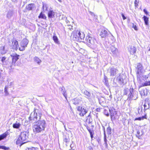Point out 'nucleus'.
I'll return each mask as SVG.
<instances>
[{"label":"nucleus","instance_id":"1","mask_svg":"<svg viewBox=\"0 0 150 150\" xmlns=\"http://www.w3.org/2000/svg\"><path fill=\"white\" fill-rule=\"evenodd\" d=\"M46 126L45 121L44 120H38L34 123L33 130L35 133H38L44 131Z\"/></svg>","mask_w":150,"mask_h":150},{"label":"nucleus","instance_id":"2","mask_svg":"<svg viewBox=\"0 0 150 150\" xmlns=\"http://www.w3.org/2000/svg\"><path fill=\"white\" fill-rule=\"evenodd\" d=\"M28 133V131L22 132L17 140L16 144L17 145L20 144V145L21 146L23 144L27 142L28 140V139L29 135Z\"/></svg>","mask_w":150,"mask_h":150},{"label":"nucleus","instance_id":"3","mask_svg":"<svg viewBox=\"0 0 150 150\" xmlns=\"http://www.w3.org/2000/svg\"><path fill=\"white\" fill-rule=\"evenodd\" d=\"M71 37L74 40L80 42L84 38L85 35L82 32H81L78 30H74L72 33Z\"/></svg>","mask_w":150,"mask_h":150},{"label":"nucleus","instance_id":"4","mask_svg":"<svg viewBox=\"0 0 150 150\" xmlns=\"http://www.w3.org/2000/svg\"><path fill=\"white\" fill-rule=\"evenodd\" d=\"M38 113V116L39 117L38 120H41V117L42 115V114L40 113H39L38 110L35 108L33 113L32 112L30 116L29 117L28 119L29 122H30V121L32 120L35 121L37 120Z\"/></svg>","mask_w":150,"mask_h":150},{"label":"nucleus","instance_id":"5","mask_svg":"<svg viewBox=\"0 0 150 150\" xmlns=\"http://www.w3.org/2000/svg\"><path fill=\"white\" fill-rule=\"evenodd\" d=\"M129 92L127 98L128 100L130 101L132 100H136L138 98V92L134 90L133 88H131L129 89Z\"/></svg>","mask_w":150,"mask_h":150},{"label":"nucleus","instance_id":"6","mask_svg":"<svg viewBox=\"0 0 150 150\" xmlns=\"http://www.w3.org/2000/svg\"><path fill=\"white\" fill-rule=\"evenodd\" d=\"M29 41L26 38L23 39L21 44V47H19V50L21 51H23L25 50V48L27 47Z\"/></svg>","mask_w":150,"mask_h":150},{"label":"nucleus","instance_id":"7","mask_svg":"<svg viewBox=\"0 0 150 150\" xmlns=\"http://www.w3.org/2000/svg\"><path fill=\"white\" fill-rule=\"evenodd\" d=\"M86 40L88 43V45L90 46L93 45L96 42V40L94 38L90 35H88L86 37Z\"/></svg>","mask_w":150,"mask_h":150},{"label":"nucleus","instance_id":"8","mask_svg":"<svg viewBox=\"0 0 150 150\" xmlns=\"http://www.w3.org/2000/svg\"><path fill=\"white\" fill-rule=\"evenodd\" d=\"M98 34L102 38H105L109 35V32L104 29H100L98 30Z\"/></svg>","mask_w":150,"mask_h":150},{"label":"nucleus","instance_id":"9","mask_svg":"<svg viewBox=\"0 0 150 150\" xmlns=\"http://www.w3.org/2000/svg\"><path fill=\"white\" fill-rule=\"evenodd\" d=\"M78 111L80 112L79 115L81 116H83L88 112V110L86 108L81 106H78L77 107Z\"/></svg>","mask_w":150,"mask_h":150},{"label":"nucleus","instance_id":"10","mask_svg":"<svg viewBox=\"0 0 150 150\" xmlns=\"http://www.w3.org/2000/svg\"><path fill=\"white\" fill-rule=\"evenodd\" d=\"M117 70L113 67H110L108 70V72L110 74V76H115L117 73Z\"/></svg>","mask_w":150,"mask_h":150},{"label":"nucleus","instance_id":"11","mask_svg":"<svg viewBox=\"0 0 150 150\" xmlns=\"http://www.w3.org/2000/svg\"><path fill=\"white\" fill-rule=\"evenodd\" d=\"M11 41L12 43L11 48L12 49L15 50L16 51L17 50L19 47L18 42L16 40H13Z\"/></svg>","mask_w":150,"mask_h":150},{"label":"nucleus","instance_id":"12","mask_svg":"<svg viewBox=\"0 0 150 150\" xmlns=\"http://www.w3.org/2000/svg\"><path fill=\"white\" fill-rule=\"evenodd\" d=\"M128 50L131 54H132L136 53L137 48L133 45H129L128 47Z\"/></svg>","mask_w":150,"mask_h":150},{"label":"nucleus","instance_id":"13","mask_svg":"<svg viewBox=\"0 0 150 150\" xmlns=\"http://www.w3.org/2000/svg\"><path fill=\"white\" fill-rule=\"evenodd\" d=\"M144 106V111L149 108L150 107V100H149V99H145Z\"/></svg>","mask_w":150,"mask_h":150},{"label":"nucleus","instance_id":"14","mask_svg":"<svg viewBox=\"0 0 150 150\" xmlns=\"http://www.w3.org/2000/svg\"><path fill=\"white\" fill-rule=\"evenodd\" d=\"M13 10L12 9L9 10L7 12L6 17L8 19H10L13 16Z\"/></svg>","mask_w":150,"mask_h":150},{"label":"nucleus","instance_id":"15","mask_svg":"<svg viewBox=\"0 0 150 150\" xmlns=\"http://www.w3.org/2000/svg\"><path fill=\"white\" fill-rule=\"evenodd\" d=\"M137 69V73L138 74H139L140 73L142 72L143 71V69L142 65L139 63L137 65V67L136 68Z\"/></svg>","mask_w":150,"mask_h":150},{"label":"nucleus","instance_id":"16","mask_svg":"<svg viewBox=\"0 0 150 150\" xmlns=\"http://www.w3.org/2000/svg\"><path fill=\"white\" fill-rule=\"evenodd\" d=\"M141 87H140V86L139 87V90L141 96H146L147 94V90L146 89H143L141 90Z\"/></svg>","mask_w":150,"mask_h":150},{"label":"nucleus","instance_id":"17","mask_svg":"<svg viewBox=\"0 0 150 150\" xmlns=\"http://www.w3.org/2000/svg\"><path fill=\"white\" fill-rule=\"evenodd\" d=\"M21 125V123L19 121H16L13 125V127L14 128L19 129Z\"/></svg>","mask_w":150,"mask_h":150},{"label":"nucleus","instance_id":"18","mask_svg":"<svg viewBox=\"0 0 150 150\" xmlns=\"http://www.w3.org/2000/svg\"><path fill=\"white\" fill-rule=\"evenodd\" d=\"M12 63L13 65L15 64L16 61L18 59V57L19 55L16 54L15 55L12 56Z\"/></svg>","mask_w":150,"mask_h":150},{"label":"nucleus","instance_id":"19","mask_svg":"<svg viewBox=\"0 0 150 150\" xmlns=\"http://www.w3.org/2000/svg\"><path fill=\"white\" fill-rule=\"evenodd\" d=\"M109 110L110 112L111 119H112V118H115V115L116 114V112L115 111V110H113L112 109H110Z\"/></svg>","mask_w":150,"mask_h":150},{"label":"nucleus","instance_id":"20","mask_svg":"<svg viewBox=\"0 0 150 150\" xmlns=\"http://www.w3.org/2000/svg\"><path fill=\"white\" fill-rule=\"evenodd\" d=\"M109 50L113 54H115L116 52V48L112 45H110L109 47Z\"/></svg>","mask_w":150,"mask_h":150},{"label":"nucleus","instance_id":"21","mask_svg":"<svg viewBox=\"0 0 150 150\" xmlns=\"http://www.w3.org/2000/svg\"><path fill=\"white\" fill-rule=\"evenodd\" d=\"M124 78L125 77V76L123 75L122 76H121L118 77L117 78L120 84H123L124 83L125 79Z\"/></svg>","mask_w":150,"mask_h":150},{"label":"nucleus","instance_id":"22","mask_svg":"<svg viewBox=\"0 0 150 150\" xmlns=\"http://www.w3.org/2000/svg\"><path fill=\"white\" fill-rule=\"evenodd\" d=\"M9 132H8V131H6V132H5L3 134L0 135V141L6 138L7 135H9Z\"/></svg>","mask_w":150,"mask_h":150},{"label":"nucleus","instance_id":"23","mask_svg":"<svg viewBox=\"0 0 150 150\" xmlns=\"http://www.w3.org/2000/svg\"><path fill=\"white\" fill-rule=\"evenodd\" d=\"M48 15L49 18H52L54 16V12L53 10H50L48 12Z\"/></svg>","mask_w":150,"mask_h":150},{"label":"nucleus","instance_id":"24","mask_svg":"<svg viewBox=\"0 0 150 150\" xmlns=\"http://www.w3.org/2000/svg\"><path fill=\"white\" fill-rule=\"evenodd\" d=\"M35 7L34 4H28L26 7V8L28 11L32 10Z\"/></svg>","mask_w":150,"mask_h":150},{"label":"nucleus","instance_id":"25","mask_svg":"<svg viewBox=\"0 0 150 150\" xmlns=\"http://www.w3.org/2000/svg\"><path fill=\"white\" fill-rule=\"evenodd\" d=\"M13 64L11 62H9V61H7L6 62V67L9 69H11L12 65Z\"/></svg>","mask_w":150,"mask_h":150},{"label":"nucleus","instance_id":"26","mask_svg":"<svg viewBox=\"0 0 150 150\" xmlns=\"http://www.w3.org/2000/svg\"><path fill=\"white\" fill-rule=\"evenodd\" d=\"M34 61L36 62L38 64H40L41 62V60L38 57H35L34 58Z\"/></svg>","mask_w":150,"mask_h":150},{"label":"nucleus","instance_id":"27","mask_svg":"<svg viewBox=\"0 0 150 150\" xmlns=\"http://www.w3.org/2000/svg\"><path fill=\"white\" fill-rule=\"evenodd\" d=\"M80 100L79 99L77 98H75L74 99L72 100V101L74 104V105H77L80 102Z\"/></svg>","mask_w":150,"mask_h":150},{"label":"nucleus","instance_id":"28","mask_svg":"<svg viewBox=\"0 0 150 150\" xmlns=\"http://www.w3.org/2000/svg\"><path fill=\"white\" fill-rule=\"evenodd\" d=\"M144 21V23L146 25H149V18L146 16H144L143 17Z\"/></svg>","mask_w":150,"mask_h":150},{"label":"nucleus","instance_id":"29","mask_svg":"<svg viewBox=\"0 0 150 150\" xmlns=\"http://www.w3.org/2000/svg\"><path fill=\"white\" fill-rule=\"evenodd\" d=\"M84 94L86 96V97L88 98L91 96V94L88 91L85 90L83 92Z\"/></svg>","mask_w":150,"mask_h":150},{"label":"nucleus","instance_id":"30","mask_svg":"<svg viewBox=\"0 0 150 150\" xmlns=\"http://www.w3.org/2000/svg\"><path fill=\"white\" fill-rule=\"evenodd\" d=\"M150 86V81H146L145 83H142L140 86V87L146 86Z\"/></svg>","mask_w":150,"mask_h":150},{"label":"nucleus","instance_id":"31","mask_svg":"<svg viewBox=\"0 0 150 150\" xmlns=\"http://www.w3.org/2000/svg\"><path fill=\"white\" fill-rule=\"evenodd\" d=\"M59 90L61 91L62 92V93L63 94L64 96L65 97L66 96L65 95V93L66 92V91L65 89V88L64 87L62 86V87H60L59 88Z\"/></svg>","mask_w":150,"mask_h":150},{"label":"nucleus","instance_id":"32","mask_svg":"<svg viewBox=\"0 0 150 150\" xmlns=\"http://www.w3.org/2000/svg\"><path fill=\"white\" fill-rule=\"evenodd\" d=\"M4 47H1L0 48V52L1 54H4L6 53V51L4 49Z\"/></svg>","mask_w":150,"mask_h":150},{"label":"nucleus","instance_id":"33","mask_svg":"<svg viewBox=\"0 0 150 150\" xmlns=\"http://www.w3.org/2000/svg\"><path fill=\"white\" fill-rule=\"evenodd\" d=\"M86 122L88 124L92 122V119H91L90 114L87 117V118L86 120Z\"/></svg>","mask_w":150,"mask_h":150},{"label":"nucleus","instance_id":"34","mask_svg":"<svg viewBox=\"0 0 150 150\" xmlns=\"http://www.w3.org/2000/svg\"><path fill=\"white\" fill-rule=\"evenodd\" d=\"M146 115H145L144 116H142V117H139L138 118H136L135 119V120H143L144 119H146Z\"/></svg>","mask_w":150,"mask_h":150},{"label":"nucleus","instance_id":"35","mask_svg":"<svg viewBox=\"0 0 150 150\" xmlns=\"http://www.w3.org/2000/svg\"><path fill=\"white\" fill-rule=\"evenodd\" d=\"M38 18H41L45 19H46V16L42 12L40 13L39 16H38Z\"/></svg>","mask_w":150,"mask_h":150},{"label":"nucleus","instance_id":"36","mask_svg":"<svg viewBox=\"0 0 150 150\" xmlns=\"http://www.w3.org/2000/svg\"><path fill=\"white\" fill-rule=\"evenodd\" d=\"M52 38L53 40H54L55 42L57 44H59V41H58V39L57 36L54 35L53 36Z\"/></svg>","mask_w":150,"mask_h":150},{"label":"nucleus","instance_id":"37","mask_svg":"<svg viewBox=\"0 0 150 150\" xmlns=\"http://www.w3.org/2000/svg\"><path fill=\"white\" fill-rule=\"evenodd\" d=\"M107 132L108 135H110L111 134V129L110 126H109L107 129Z\"/></svg>","mask_w":150,"mask_h":150},{"label":"nucleus","instance_id":"38","mask_svg":"<svg viewBox=\"0 0 150 150\" xmlns=\"http://www.w3.org/2000/svg\"><path fill=\"white\" fill-rule=\"evenodd\" d=\"M138 113L139 114H142L143 113V108L142 107H139L138 109Z\"/></svg>","mask_w":150,"mask_h":150},{"label":"nucleus","instance_id":"39","mask_svg":"<svg viewBox=\"0 0 150 150\" xmlns=\"http://www.w3.org/2000/svg\"><path fill=\"white\" fill-rule=\"evenodd\" d=\"M14 85V82L13 81H10L8 82V85L6 86H8V87H11L13 86Z\"/></svg>","mask_w":150,"mask_h":150},{"label":"nucleus","instance_id":"40","mask_svg":"<svg viewBox=\"0 0 150 150\" xmlns=\"http://www.w3.org/2000/svg\"><path fill=\"white\" fill-rule=\"evenodd\" d=\"M8 86H5L4 88V93H5V95L7 96L9 94V93L8 91Z\"/></svg>","mask_w":150,"mask_h":150},{"label":"nucleus","instance_id":"41","mask_svg":"<svg viewBox=\"0 0 150 150\" xmlns=\"http://www.w3.org/2000/svg\"><path fill=\"white\" fill-rule=\"evenodd\" d=\"M1 149L5 150H8L9 149V147H7L4 146H0V149Z\"/></svg>","mask_w":150,"mask_h":150},{"label":"nucleus","instance_id":"42","mask_svg":"<svg viewBox=\"0 0 150 150\" xmlns=\"http://www.w3.org/2000/svg\"><path fill=\"white\" fill-rule=\"evenodd\" d=\"M64 142H65L66 143V145L67 146L69 142L70 141V139L68 138H64Z\"/></svg>","mask_w":150,"mask_h":150},{"label":"nucleus","instance_id":"43","mask_svg":"<svg viewBox=\"0 0 150 150\" xmlns=\"http://www.w3.org/2000/svg\"><path fill=\"white\" fill-rule=\"evenodd\" d=\"M139 3V1L137 0H135L134 2V6L135 7H137L138 6Z\"/></svg>","mask_w":150,"mask_h":150},{"label":"nucleus","instance_id":"44","mask_svg":"<svg viewBox=\"0 0 150 150\" xmlns=\"http://www.w3.org/2000/svg\"><path fill=\"white\" fill-rule=\"evenodd\" d=\"M129 91V90L127 89H125L124 90V94L126 95L127 94L128 92Z\"/></svg>","mask_w":150,"mask_h":150},{"label":"nucleus","instance_id":"45","mask_svg":"<svg viewBox=\"0 0 150 150\" xmlns=\"http://www.w3.org/2000/svg\"><path fill=\"white\" fill-rule=\"evenodd\" d=\"M104 113L107 116H109V114L108 113V110L105 109L104 110Z\"/></svg>","mask_w":150,"mask_h":150},{"label":"nucleus","instance_id":"46","mask_svg":"<svg viewBox=\"0 0 150 150\" xmlns=\"http://www.w3.org/2000/svg\"><path fill=\"white\" fill-rule=\"evenodd\" d=\"M103 132H104V139L105 138H107V136L105 134V127L103 126Z\"/></svg>","mask_w":150,"mask_h":150},{"label":"nucleus","instance_id":"47","mask_svg":"<svg viewBox=\"0 0 150 150\" xmlns=\"http://www.w3.org/2000/svg\"><path fill=\"white\" fill-rule=\"evenodd\" d=\"M132 27L135 30H137L138 29L137 26L134 25L133 23H132Z\"/></svg>","mask_w":150,"mask_h":150},{"label":"nucleus","instance_id":"48","mask_svg":"<svg viewBox=\"0 0 150 150\" xmlns=\"http://www.w3.org/2000/svg\"><path fill=\"white\" fill-rule=\"evenodd\" d=\"M68 26H69L68 28L69 30H71L72 29H73V26L71 25H68Z\"/></svg>","mask_w":150,"mask_h":150},{"label":"nucleus","instance_id":"49","mask_svg":"<svg viewBox=\"0 0 150 150\" xmlns=\"http://www.w3.org/2000/svg\"><path fill=\"white\" fill-rule=\"evenodd\" d=\"M6 58L5 57H3L1 59V61L3 63H4V62L6 59Z\"/></svg>","mask_w":150,"mask_h":150},{"label":"nucleus","instance_id":"50","mask_svg":"<svg viewBox=\"0 0 150 150\" xmlns=\"http://www.w3.org/2000/svg\"><path fill=\"white\" fill-rule=\"evenodd\" d=\"M137 136L139 137H140L141 135L140 134V132L139 131H137Z\"/></svg>","mask_w":150,"mask_h":150},{"label":"nucleus","instance_id":"51","mask_svg":"<svg viewBox=\"0 0 150 150\" xmlns=\"http://www.w3.org/2000/svg\"><path fill=\"white\" fill-rule=\"evenodd\" d=\"M144 12L147 15H148L149 13L145 9H144L143 10Z\"/></svg>","mask_w":150,"mask_h":150},{"label":"nucleus","instance_id":"52","mask_svg":"<svg viewBox=\"0 0 150 150\" xmlns=\"http://www.w3.org/2000/svg\"><path fill=\"white\" fill-rule=\"evenodd\" d=\"M122 17L123 19L124 20H125L126 19V18L125 17V16L124 15V14H122Z\"/></svg>","mask_w":150,"mask_h":150},{"label":"nucleus","instance_id":"53","mask_svg":"<svg viewBox=\"0 0 150 150\" xmlns=\"http://www.w3.org/2000/svg\"><path fill=\"white\" fill-rule=\"evenodd\" d=\"M88 148L89 150H93V149L92 147L91 146H89Z\"/></svg>","mask_w":150,"mask_h":150},{"label":"nucleus","instance_id":"54","mask_svg":"<svg viewBox=\"0 0 150 150\" xmlns=\"http://www.w3.org/2000/svg\"><path fill=\"white\" fill-rule=\"evenodd\" d=\"M90 135H91V138L92 139L93 137V134L92 132L91 133H90Z\"/></svg>","mask_w":150,"mask_h":150},{"label":"nucleus","instance_id":"55","mask_svg":"<svg viewBox=\"0 0 150 150\" xmlns=\"http://www.w3.org/2000/svg\"><path fill=\"white\" fill-rule=\"evenodd\" d=\"M88 130L89 131V132L90 133H91L92 132V130L90 129H88Z\"/></svg>","mask_w":150,"mask_h":150},{"label":"nucleus","instance_id":"56","mask_svg":"<svg viewBox=\"0 0 150 150\" xmlns=\"http://www.w3.org/2000/svg\"><path fill=\"white\" fill-rule=\"evenodd\" d=\"M46 6V5L45 4H43V6H42V8L43 9V10H44V7L45 6Z\"/></svg>","mask_w":150,"mask_h":150},{"label":"nucleus","instance_id":"57","mask_svg":"<svg viewBox=\"0 0 150 150\" xmlns=\"http://www.w3.org/2000/svg\"><path fill=\"white\" fill-rule=\"evenodd\" d=\"M32 150H38V149L35 148H31Z\"/></svg>","mask_w":150,"mask_h":150},{"label":"nucleus","instance_id":"58","mask_svg":"<svg viewBox=\"0 0 150 150\" xmlns=\"http://www.w3.org/2000/svg\"><path fill=\"white\" fill-rule=\"evenodd\" d=\"M96 110L97 111H98V112H99L100 110V108H97Z\"/></svg>","mask_w":150,"mask_h":150},{"label":"nucleus","instance_id":"59","mask_svg":"<svg viewBox=\"0 0 150 150\" xmlns=\"http://www.w3.org/2000/svg\"><path fill=\"white\" fill-rule=\"evenodd\" d=\"M104 142L106 143V142H107V139L106 138H105L104 139Z\"/></svg>","mask_w":150,"mask_h":150},{"label":"nucleus","instance_id":"60","mask_svg":"<svg viewBox=\"0 0 150 150\" xmlns=\"http://www.w3.org/2000/svg\"><path fill=\"white\" fill-rule=\"evenodd\" d=\"M12 1L13 2H16L17 1V0H12Z\"/></svg>","mask_w":150,"mask_h":150},{"label":"nucleus","instance_id":"61","mask_svg":"<svg viewBox=\"0 0 150 150\" xmlns=\"http://www.w3.org/2000/svg\"><path fill=\"white\" fill-rule=\"evenodd\" d=\"M66 19H67V18H66ZM68 22H69L68 20H67L66 21V22H67V23Z\"/></svg>","mask_w":150,"mask_h":150},{"label":"nucleus","instance_id":"62","mask_svg":"<svg viewBox=\"0 0 150 150\" xmlns=\"http://www.w3.org/2000/svg\"><path fill=\"white\" fill-rule=\"evenodd\" d=\"M87 129L88 130V129H90V128L88 127H87Z\"/></svg>","mask_w":150,"mask_h":150},{"label":"nucleus","instance_id":"63","mask_svg":"<svg viewBox=\"0 0 150 150\" xmlns=\"http://www.w3.org/2000/svg\"><path fill=\"white\" fill-rule=\"evenodd\" d=\"M28 150H32L31 148H28Z\"/></svg>","mask_w":150,"mask_h":150},{"label":"nucleus","instance_id":"64","mask_svg":"<svg viewBox=\"0 0 150 150\" xmlns=\"http://www.w3.org/2000/svg\"><path fill=\"white\" fill-rule=\"evenodd\" d=\"M59 2H62V0H58Z\"/></svg>","mask_w":150,"mask_h":150}]
</instances>
